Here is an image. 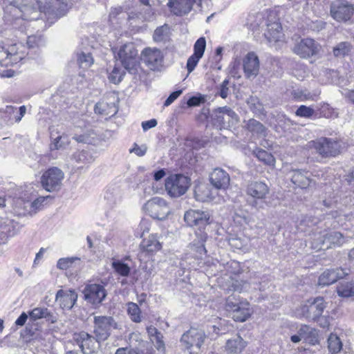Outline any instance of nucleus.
Returning a JSON list of instances; mask_svg holds the SVG:
<instances>
[{
  "mask_svg": "<svg viewBox=\"0 0 354 354\" xmlns=\"http://www.w3.org/2000/svg\"><path fill=\"white\" fill-rule=\"evenodd\" d=\"M127 311L131 320L135 323H140L142 322V313L138 305L133 302H129L127 304Z\"/></svg>",
  "mask_w": 354,
  "mask_h": 354,
  "instance_id": "nucleus-37",
  "label": "nucleus"
},
{
  "mask_svg": "<svg viewBox=\"0 0 354 354\" xmlns=\"http://www.w3.org/2000/svg\"><path fill=\"white\" fill-rule=\"evenodd\" d=\"M95 113L105 117H111L118 112V109L114 103H108L104 101L97 102L94 109Z\"/></svg>",
  "mask_w": 354,
  "mask_h": 354,
  "instance_id": "nucleus-33",
  "label": "nucleus"
},
{
  "mask_svg": "<svg viewBox=\"0 0 354 354\" xmlns=\"http://www.w3.org/2000/svg\"><path fill=\"white\" fill-rule=\"evenodd\" d=\"M345 241V238L340 232L325 230L313 235L312 248L316 250H324L332 246H341Z\"/></svg>",
  "mask_w": 354,
  "mask_h": 354,
  "instance_id": "nucleus-4",
  "label": "nucleus"
},
{
  "mask_svg": "<svg viewBox=\"0 0 354 354\" xmlns=\"http://www.w3.org/2000/svg\"><path fill=\"white\" fill-rule=\"evenodd\" d=\"M330 16L338 22H346L354 14V8L344 1H335L330 4Z\"/></svg>",
  "mask_w": 354,
  "mask_h": 354,
  "instance_id": "nucleus-19",
  "label": "nucleus"
},
{
  "mask_svg": "<svg viewBox=\"0 0 354 354\" xmlns=\"http://www.w3.org/2000/svg\"><path fill=\"white\" fill-rule=\"evenodd\" d=\"M124 75L125 72L121 67L115 66L109 73L108 78L111 83L116 84L122 80Z\"/></svg>",
  "mask_w": 354,
  "mask_h": 354,
  "instance_id": "nucleus-48",
  "label": "nucleus"
},
{
  "mask_svg": "<svg viewBox=\"0 0 354 354\" xmlns=\"http://www.w3.org/2000/svg\"><path fill=\"white\" fill-rule=\"evenodd\" d=\"M77 62L80 67L87 68L93 64V58L90 53L82 51L77 53Z\"/></svg>",
  "mask_w": 354,
  "mask_h": 354,
  "instance_id": "nucleus-45",
  "label": "nucleus"
},
{
  "mask_svg": "<svg viewBox=\"0 0 354 354\" xmlns=\"http://www.w3.org/2000/svg\"><path fill=\"white\" fill-rule=\"evenodd\" d=\"M353 48L349 41H341L335 45L333 48V55L336 58H344L348 56Z\"/></svg>",
  "mask_w": 354,
  "mask_h": 354,
  "instance_id": "nucleus-34",
  "label": "nucleus"
},
{
  "mask_svg": "<svg viewBox=\"0 0 354 354\" xmlns=\"http://www.w3.org/2000/svg\"><path fill=\"white\" fill-rule=\"evenodd\" d=\"M311 147L323 157L335 156L340 153V143L332 138L322 137L310 142Z\"/></svg>",
  "mask_w": 354,
  "mask_h": 354,
  "instance_id": "nucleus-15",
  "label": "nucleus"
},
{
  "mask_svg": "<svg viewBox=\"0 0 354 354\" xmlns=\"http://www.w3.org/2000/svg\"><path fill=\"white\" fill-rule=\"evenodd\" d=\"M68 10V4L62 0H50L47 7L42 6L39 0H21V11L27 20L37 19L41 12L48 20L58 19L64 16Z\"/></svg>",
  "mask_w": 354,
  "mask_h": 354,
  "instance_id": "nucleus-1",
  "label": "nucleus"
},
{
  "mask_svg": "<svg viewBox=\"0 0 354 354\" xmlns=\"http://www.w3.org/2000/svg\"><path fill=\"white\" fill-rule=\"evenodd\" d=\"M240 62L235 59L230 66V73L233 77H240Z\"/></svg>",
  "mask_w": 354,
  "mask_h": 354,
  "instance_id": "nucleus-56",
  "label": "nucleus"
},
{
  "mask_svg": "<svg viewBox=\"0 0 354 354\" xmlns=\"http://www.w3.org/2000/svg\"><path fill=\"white\" fill-rule=\"evenodd\" d=\"M156 125L157 121L155 119H151L150 120L144 121L142 122V127L145 131L155 127Z\"/></svg>",
  "mask_w": 354,
  "mask_h": 354,
  "instance_id": "nucleus-61",
  "label": "nucleus"
},
{
  "mask_svg": "<svg viewBox=\"0 0 354 354\" xmlns=\"http://www.w3.org/2000/svg\"><path fill=\"white\" fill-rule=\"evenodd\" d=\"M83 293L85 300L94 305L102 303L106 296L104 287L97 283L86 285Z\"/></svg>",
  "mask_w": 354,
  "mask_h": 354,
  "instance_id": "nucleus-22",
  "label": "nucleus"
},
{
  "mask_svg": "<svg viewBox=\"0 0 354 354\" xmlns=\"http://www.w3.org/2000/svg\"><path fill=\"white\" fill-rule=\"evenodd\" d=\"M326 23L322 20L312 21L310 27L313 31L319 32L325 28Z\"/></svg>",
  "mask_w": 354,
  "mask_h": 354,
  "instance_id": "nucleus-59",
  "label": "nucleus"
},
{
  "mask_svg": "<svg viewBox=\"0 0 354 354\" xmlns=\"http://www.w3.org/2000/svg\"><path fill=\"white\" fill-rule=\"evenodd\" d=\"M50 138L52 140L50 148V150H59L64 149L68 144V139L65 134L59 135L56 129H50Z\"/></svg>",
  "mask_w": 354,
  "mask_h": 354,
  "instance_id": "nucleus-30",
  "label": "nucleus"
},
{
  "mask_svg": "<svg viewBox=\"0 0 354 354\" xmlns=\"http://www.w3.org/2000/svg\"><path fill=\"white\" fill-rule=\"evenodd\" d=\"M144 209L153 218L164 219L169 214L170 209L166 201L160 197L149 200L143 206Z\"/></svg>",
  "mask_w": 354,
  "mask_h": 354,
  "instance_id": "nucleus-18",
  "label": "nucleus"
},
{
  "mask_svg": "<svg viewBox=\"0 0 354 354\" xmlns=\"http://www.w3.org/2000/svg\"><path fill=\"white\" fill-rule=\"evenodd\" d=\"M147 152V147L145 146H138L134 144V147L130 149V153H134L138 156H143Z\"/></svg>",
  "mask_w": 354,
  "mask_h": 354,
  "instance_id": "nucleus-60",
  "label": "nucleus"
},
{
  "mask_svg": "<svg viewBox=\"0 0 354 354\" xmlns=\"http://www.w3.org/2000/svg\"><path fill=\"white\" fill-rule=\"evenodd\" d=\"M209 182L216 189L225 190L230 185V177L224 169L217 167L209 174Z\"/></svg>",
  "mask_w": 354,
  "mask_h": 354,
  "instance_id": "nucleus-23",
  "label": "nucleus"
},
{
  "mask_svg": "<svg viewBox=\"0 0 354 354\" xmlns=\"http://www.w3.org/2000/svg\"><path fill=\"white\" fill-rule=\"evenodd\" d=\"M46 315H44V318L46 319V321L50 322L51 324H54L57 322V317L53 313H52L47 308L46 309Z\"/></svg>",
  "mask_w": 354,
  "mask_h": 354,
  "instance_id": "nucleus-62",
  "label": "nucleus"
},
{
  "mask_svg": "<svg viewBox=\"0 0 354 354\" xmlns=\"http://www.w3.org/2000/svg\"><path fill=\"white\" fill-rule=\"evenodd\" d=\"M48 198H49V196H39L31 203L28 201L24 203L25 210L28 213L35 214L39 209H40V207L43 205V203Z\"/></svg>",
  "mask_w": 354,
  "mask_h": 354,
  "instance_id": "nucleus-44",
  "label": "nucleus"
},
{
  "mask_svg": "<svg viewBox=\"0 0 354 354\" xmlns=\"http://www.w3.org/2000/svg\"><path fill=\"white\" fill-rule=\"evenodd\" d=\"M93 324L94 334L100 342L108 339L112 329L118 328V324L111 316H95Z\"/></svg>",
  "mask_w": 354,
  "mask_h": 354,
  "instance_id": "nucleus-14",
  "label": "nucleus"
},
{
  "mask_svg": "<svg viewBox=\"0 0 354 354\" xmlns=\"http://www.w3.org/2000/svg\"><path fill=\"white\" fill-rule=\"evenodd\" d=\"M201 57H202L199 55L193 54L188 58L187 62V69L189 73H192L194 70Z\"/></svg>",
  "mask_w": 354,
  "mask_h": 354,
  "instance_id": "nucleus-52",
  "label": "nucleus"
},
{
  "mask_svg": "<svg viewBox=\"0 0 354 354\" xmlns=\"http://www.w3.org/2000/svg\"><path fill=\"white\" fill-rule=\"evenodd\" d=\"M205 337V333L203 330L192 327L183 334L180 343L189 354H198Z\"/></svg>",
  "mask_w": 354,
  "mask_h": 354,
  "instance_id": "nucleus-6",
  "label": "nucleus"
},
{
  "mask_svg": "<svg viewBox=\"0 0 354 354\" xmlns=\"http://www.w3.org/2000/svg\"><path fill=\"white\" fill-rule=\"evenodd\" d=\"M314 113V109L304 106L301 105L296 111V115L299 117L310 118Z\"/></svg>",
  "mask_w": 354,
  "mask_h": 354,
  "instance_id": "nucleus-51",
  "label": "nucleus"
},
{
  "mask_svg": "<svg viewBox=\"0 0 354 354\" xmlns=\"http://www.w3.org/2000/svg\"><path fill=\"white\" fill-rule=\"evenodd\" d=\"M163 54L157 48H145L141 52V59L151 70H159L162 66Z\"/></svg>",
  "mask_w": 354,
  "mask_h": 354,
  "instance_id": "nucleus-20",
  "label": "nucleus"
},
{
  "mask_svg": "<svg viewBox=\"0 0 354 354\" xmlns=\"http://www.w3.org/2000/svg\"><path fill=\"white\" fill-rule=\"evenodd\" d=\"M209 117L212 125L219 129L234 126L239 121L238 115L230 107L226 106L213 110Z\"/></svg>",
  "mask_w": 354,
  "mask_h": 354,
  "instance_id": "nucleus-5",
  "label": "nucleus"
},
{
  "mask_svg": "<svg viewBox=\"0 0 354 354\" xmlns=\"http://www.w3.org/2000/svg\"><path fill=\"white\" fill-rule=\"evenodd\" d=\"M163 336L162 333L160 332L156 336L153 337V339H151L152 343L156 347L158 350H163L165 348V344L162 340Z\"/></svg>",
  "mask_w": 354,
  "mask_h": 354,
  "instance_id": "nucleus-54",
  "label": "nucleus"
},
{
  "mask_svg": "<svg viewBox=\"0 0 354 354\" xmlns=\"http://www.w3.org/2000/svg\"><path fill=\"white\" fill-rule=\"evenodd\" d=\"M348 274V273L342 268L328 269L319 276L318 283L322 286H329Z\"/></svg>",
  "mask_w": 354,
  "mask_h": 354,
  "instance_id": "nucleus-24",
  "label": "nucleus"
},
{
  "mask_svg": "<svg viewBox=\"0 0 354 354\" xmlns=\"http://www.w3.org/2000/svg\"><path fill=\"white\" fill-rule=\"evenodd\" d=\"M253 154L259 161H261L265 165H274L275 163V158L272 153L263 149L257 148L253 151Z\"/></svg>",
  "mask_w": 354,
  "mask_h": 354,
  "instance_id": "nucleus-38",
  "label": "nucleus"
},
{
  "mask_svg": "<svg viewBox=\"0 0 354 354\" xmlns=\"http://www.w3.org/2000/svg\"><path fill=\"white\" fill-rule=\"evenodd\" d=\"M73 159L77 163H82L84 165L89 164L94 160V158L91 153L85 150L75 152L73 155Z\"/></svg>",
  "mask_w": 354,
  "mask_h": 354,
  "instance_id": "nucleus-46",
  "label": "nucleus"
},
{
  "mask_svg": "<svg viewBox=\"0 0 354 354\" xmlns=\"http://www.w3.org/2000/svg\"><path fill=\"white\" fill-rule=\"evenodd\" d=\"M147 332L150 339H153V337L156 336L160 333V331H158V329L153 326H148L147 328Z\"/></svg>",
  "mask_w": 354,
  "mask_h": 354,
  "instance_id": "nucleus-64",
  "label": "nucleus"
},
{
  "mask_svg": "<svg viewBox=\"0 0 354 354\" xmlns=\"http://www.w3.org/2000/svg\"><path fill=\"white\" fill-rule=\"evenodd\" d=\"M184 220L188 225L198 227L195 232V239L190 243V248L197 258H202L207 253L205 243L208 235L205 228L209 223V215L205 212L189 209L185 212Z\"/></svg>",
  "mask_w": 354,
  "mask_h": 354,
  "instance_id": "nucleus-2",
  "label": "nucleus"
},
{
  "mask_svg": "<svg viewBox=\"0 0 354 354\" xmlns=\"http://www.w3.org/2000/svg\"><path fill=\"white\" fill-rule=\"evenodd\" d=\"M246 194L252 199L250 204L257 208L263 209L264 203L263 201L270 192L268 186L261 181H252L246 187Z\"/></svg>",
  "mask_w": 354,
  "mask_h": 354,
  "instance_id": "nucleus-9",
  "label": "nucleus"
},
{
  "mask_svg": "<svg viewBox=\"0 0 354 354\" xmlns=\"http://www.w3.org/2000/svg\"><path fill=\"white\" fill-rule=\"evenodd\" d=\"M194 3V0H169L168 6L176 15L182 16L189 12Z\"/></svg>",
  "mask_w": 354,
  "mask_h": 354,
  "instance_id": "nucleus-26",
  "label": "nucleus"
},
{
  "mask_svg": "<svg viewBox=\"0 0 354 354\" xmlns=\"http://www.w3.org/2000/svg\"><path fill=\"white\" fill-rule=\"evenodd\" d=\"M228 85H229V80L225 79V80H223V82L221 84V85L219 86L218 95L223 99H225L228 95V93H229Z\"/></svg>",
  "mask_w": 354,
  "mask_h": 354,
  "instance_id": "nucleus-55",
  "label": "nucleus"
},
{
  "mask_svg": "<svg viewBox=\"0 0 354 354\" xmlns=\"http://www.w3.org/2000/svg\"><path fill=\"white\" fill-rule=\"evenodd\" d=\"M247 129L258 137H265L266 136V127L259 121L254 119H250L248 121Z\"/></svg>",
  "mask_w": 354,
  "mask_h": 354,
  "instance_id": "nucleus-36",
  "label": "nucleus"
},
{
  "mask_svg": "<svg viewBox=\"0 0 354 354\" xmlns=\"http://www.w3.org/2000/svg\"><path fill=\"white\" fill-rule=\"evenodd\" d=\"M247 104L250 110L254 114H263L264 111L263 105L260 102L259 99L257 97L250 96L247 100Z\"/></svg>",
  "mask_w": 354,
  "mask_h": 354,
  "instance_id": "nucleus-47",
  "label": "nucleus"
},
{
  "mask_svg": "<svg viewBox=\"0 0 354 354\" xmlns=\"http://www.w3.org/2000/svg\"><path fill=\"white\" fill-rule=\"evenodd\" d=\"M297 333L307 343L311 345H316L319 343L317 330L308 325H301Z\"/></svg>",
  "mask_w": 354,
  "mask_h": 354,
  "instance_id": "nucleus-27",
  "label": "nucleus"
},
{
  "mask_svg": "<svg viewBox=\"0 0 354 354\" xmlns=\"http://www.w3.org/2000/svg\"><path fill=\"white\" fill-rule=\"evenodd\" d=\"M328 348L332 354L338 353L342 348V343L339 337L335 334H330L328 338Z\"/></svg>",
  "mask_w": 354,
  "mask_h": 354,
  "instance_id": "nucleus-40",
  "label": "nucleus"
},
{
  "mask_svg": "<svg viewBox=\"0 0 354 354\" xmlns=\"http://www.w3.org/2000/svg\"><path fill=\"white\" fill-rule=\"evenodd\" d=\"M190 185V178L183 174H171L165 179V183L168 195L173 198L185 194Z\"/></svg>",
  "mask_w": 354,
  "mask_h": 354,
  "instance_id": "nucleus-7",
  "label": "nucleus"
},
{
  "mask_svg": "<svg viewBox=\"0 0 354 354\" xmlns=\"http://www.w3.org/2000/svg\"><path fill=\"white\" fill-rule=\"evenodd\" d=\"M322 46L311 38L301 39L295 44L293 52L304 59H308L319 54Z\"/></svg>",
  "mask_w": 354,
  "mask_h": 354,
  "instance_id": "nucleus-16",
  "label": "nucleus"
},
{
  "mask_svg": "<svg viewBox=\"0 0 354 354\" xmlns=\"http://www.w3.org/2000/svg\"><path fill=\"white\" fill-rule=\"evenodd\" d=\"M56 301L63 309H71L77 299V294L72 290H59L56 294Z\"/></svg>",
  "mask_w": 354,
  "mask_h": 354,
  "instance_id": "nucleus-25",
  "label": "nucleus"
},
{
  "mask_svg": "<svg viewBox=\"0 0 354 354\" xmlns=\"http://www.w3.org/2000/svg\"><path fill=\"white\" fill-rule=\"evenodd\" d=\"M337 292L339 296L342 297H350L354 296V282H342L340 283L337 288Z\"/></svg>",
  "mask_w": 354,
  "mask_h": 354,
  "instance_id": "nucleus-39",
  "label": "nucleus"
},
{
  "mask_svg": "<svg viewBox=\"0 0 354 354\" xmlns=\"http://www.w3.org/2000/svg\"><path fill=\"white\" fill-rule=\"evenodd\" d=\"M225 308L236 322H245L252 314L250 304L247 301H239L233 296L227 299Z\"/></svg>",
  "mask_w": 354,
  "mask_h": 354,
  "instance_id": "nucleus-8",
  "label": "nucleus"
},
{
  "mask_svg": "<svg viewBox=\"0 0 354 354\" xmlns=\"http://www.w3.org/2000/svg\"><path fill=\"white\" fill-rule=\"evenodd\" d=\"M242 65L245 78L254 79L259 75L260 61L254 52H249L243 57Z\"/></svg>",
  "mask_w": 354,
  "mask_h": 354,
  "instance_id": "nucleus-21",
  "label": "nucleus"
},
{
  "mask_svg": "<svg viewBox=\"0 0 354 354\" xmlns=\"http://www.w3.org/2000/svg\"><path fill=\"white\" fill-rule=\"evenodd\" d=\"M195 198L196 200L205 202L214 198L209 187L207 185H200L195 188Z\"/></svg>",
  "mask_w": 354,
  "mask_h": 354,
  "instance_id": "nucleus-35",
  "label": "nucleus"
},
{
  "mask_svg": "<svg viewBox=\"0 0 354 354\" xmlns=\"http://www.w3.org/2000/svg\"><path fill=\"white\" fill-rule=\"evenodd\" d=\"M114 270L122 277H127L130 272L129 266L121 261H114L112 263Z\"/></svg>",
  "mask_w": 354,
  "mask_h": 354,
  "instance_id": "nucleus-49",
  "label": "nucleus"
},
{
  "mask_svg": "<svg viewBox=\"0 0 354 354\" xmlns=\"http://www.w3.org/2000/svg\"><path fill=\"white\" fill-rule=\"evenodd\" d=\"M25 46L21 44H15L6 48L0 46V64L7 66L18 63L24 59L26 53Z\"/></svg>",
  "mask_w": 354,
  "mask_h": 354,
  "instance_id": "nucleus-11",
  "label": "nucleus"
},
{
  "mask_svg": "<svg viewBox=\"0 0 354 354\" xmlns=\"http://www.w3.org/2000/svg\"><path fill=\"white\" fill-rule=\"evenodd\" d=\"M205 99L202 96H193L191 97L187 102L188 106H196L204 102Z\"/></svg>",
  "mask_w": 354,
  "mask_h": 354,
  "instance_id": "nucleus-58",
  "label": "nucleus"
},
{
  "mask_svg": "<svg viewBox=\"0 0 354 354\" xmlns=\"http://www.w3.org/2000/svg\"><path fill=\"white\" fill-rule=\"evenodd\" d=\"M117 57L126 70L133 73L138 59V51L133 43L122 45L117 52Z\"/></svg>",
  "mask_w": 354,
  "mask_h": 354,
  "instance_id": "nucleus-10",
  "label": "nucleus"
},
{
  "mask_svg": "<svg viewBox=\"0 0 354 354\" xmlns=\"http://www.w3.org/2000/svg\"><path fill=\"white\" fill-rule=\"evenodd\" d=\"M308 172L301 169H295L291 171V180L296 186L304 189L307 187L310 183Z\"/></svg>",
  "mask_w": 354,
  "mask_h": 354,
  "instance_id": "nucleus-32",
  "label": "nucleus"
},
{
  "mask_svg": "<svg viewBox=\"0 0 354 354\" xmlns=\"http://www.w3.org/2000/svg\"><path fill=\"white\" fill-rule=\"evenodd\" d=\"M140 247L144 252L153 254L162 248V244L156 234H151L147 239L142 240Z\"/></svg>",
  "mask_w": 354,
  "mask_h": 354,
  "instance_id": "nucleus-29",
  "label": "nucleus"
},
{
  "mask_svg": "<svg viewBox=\"0 0 354 354\" xmlns=\"http://www.w3.org/2000/svg\"><path fill=\"white\" fill-rule=\"evenodd\" d=\"M73 339L84 354L93 353L100 347V341L96 337L84 331L75 333L73 335Z\"/></svg>",
  "mask_w": 354,
  "mask_h": 354,
  "instance_id": "nucleus-17",
  "label": "nucleus"
},
{
  "mask_svg": "<svg viewBox=\"0 0 354 354\" xmlns=\"http://www.w3.org/2000/svg\"><path fill=\"white\" fill-rule=\"evenodd\" d=\"M206 47V40L205 37H200L196 40L194 45V54L203 57Z\"/></svg>",
  "mask_w": 354,
  "mask_h": 354,
  "instance_id": "nucleus-50",
  "label": "nucleus"
},
{
  "mask_svg": "<svg viewBox=\"0 0 354 354\" xmlns=\"http://www.w3.org/2000/svg\"><path fill=\"white\" fill-rule=\"evenodd\" d=\"M96 136V134L92 129H88L83 133H75L73 137L78 142L91 144Z\"/></svg>",
  "mask_w": 354,
  "mask_h": 354,
  "instance_id": "nucleus-42",
  "label": "nucleus"
},
{
  "mask_svg": "<svg viewBox=\"0 0 354 354\" xmlns=\"http://www.w3.org/2000/svg\"><path fill=\"white\" fill-rule=\"evenodd\" d=\"M227 271L232 274L219 279L220 287L227 293L232 291L241 292L246 290L248 283L244 280L243 272L240 271L239 263L235 261H231L227 263Z\"/></svg>",
  "mask_w": 354,
  "mask_h": 354,
  "instance_id": "nucleus-3",
  "label": "nucleus"
},
{
  "mask_svg": "<svg viewBox=\"0 0 354 354\" xmlns=\"http://www.w3.org/2000/svg\"><path fill=\"white\" fill-rule=\"evenodd\" d=\"M281 26L278 21L267 24V31L264 33L269 42L280 41L283 35L281 32Z\"/></svg>",
  "mask_w": 354,
  "mask_h": 354,
  "instance_id": "nucleus-28",
  "label": "nucleus"
},
{
  "mask_svg": "<svg viewBox=\"0 0 354 354\" xmlns=\"http://www.w3.org/2000/svg\"><path fill=\"white\" fill-rule=\"evenodd\" d=\"M64 172L59 168L53 167L46 170L41 177L42 187L49 192L59 191L62 185Z\"/></svg>",
  "mask_w": 354,
  "mask_h": 354,
  "instance_id": "nucleus-13",
  "label": "nucleus"
},
{
  "mask_svg": "<svg viewBox=\"0 0 354 354\" xmlns=\"http://www.w3.org/2000/svg\"><path fill=\"white\" fill-rule=\"evenodd\" d=\"M27 319L28 315L26 313H22L15 321V324L18 326H22L25 324Z\"/></svg>",
  "mask_w": 354,
  "mask_h": 354,
  "instance_id": "nucleus-63",
  "label": "nucleus"
},
{
  "mask_svg": "<svg viewBox=\"0 0 354 354\" xmlns=\"http://www.w3.org/2000/svg\"><path fill=\"white\" fill-rule=\"evenodd\" d=\"M77 263L80 264V258L77 257H64L59 259L57 262V268L59 270H67L72 268Z\"/></svg>",
  "mask_w": 354,
  "mask_h": 354,
  "instance_id": "nucleus-43",
  "label": "nucleus"
},
{
  "mask_svg": "<svg viewBox=\"0 0 354 354\" xmlns=\"http://www.w3.org/2000/svg\"><path fill=\"white\" fill-rule=\"evenodd\" d=\"M247 345V342L239 335L229 339L225 344L226 351L232 353L242 352Z\"/></svg>",
  "mask_w": 354,
  "mask_h": 354,
  "instance_id": "nucleus-31",
  "label": "nucleus"
},
{
  "mask_svg": "<svg viewBox=\"0 0 354 354\" xmlns=\"http://www.w3.org/2000/svg\"><path fill=\"white\" fill-rule=\"evenodd\" d=\"M183 93L182 90H178L172 92L164 102V106L171 105Z\"/></svg>",
  "mask_w": 354,
  "mask_h": 354,
  "instance_id": "nucleus-57",
  "label": "nucleus"
},
{
  "mask_svg": "<svg viewBox=\"0 0 354 354\" xmlns=\"http://www.w3.org/2000/svg\"><path fill=\"white\" fill-rule=\"evenodd\" d=\"M46 308H35L29 312V316L33 321L39 319L44 318V315H46Z\"/></svg>",
  "mask_w": 354,
  "mask_h": 354,
  "instance_id": "nucleus-53",
  "label": "nucleus"
},
{
  "mask_svg": "<svg viewBox=\"0 0 354 354\" xmlns=\"http://www.w3.org/2000/svg\"><path fill=\"white\" fill-rule=\"evenodd\" d=\"M169 37V28L167 25L165 24L162 26L158 27L153 35V40L156 42H165Z\"/></svg>",
  "mask_w": 354,
  "mask_h": 354,
  "instance_id": "nucleus-41",
  "label": "nucleus"
},
{
  "mask_svg": "<svg viewBox=\"0 0 354 354\" xmlns=\"http://www.w3.org/2000/svg\"><path fill=\"white\" fill-rule=\"evenodd\" d=\"M326 304L322 297H317L309 304L301 305L296 309V315L308 320H316L323 313Z\"/></svg>",
  "mask_w": 354,
  "mask_h": 354,
  "instance_id": "nucleus-12",
  "label": "nucleus"
}]
</instances>
